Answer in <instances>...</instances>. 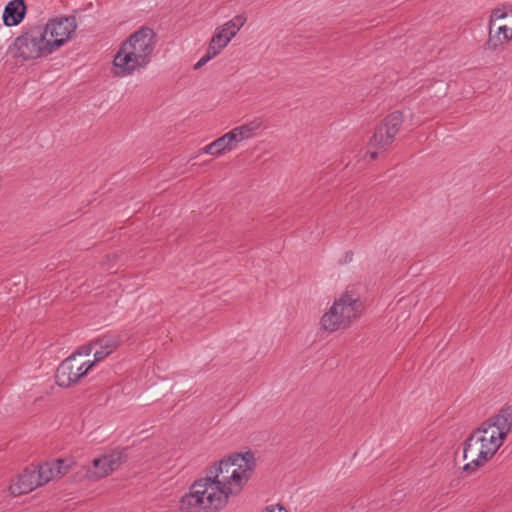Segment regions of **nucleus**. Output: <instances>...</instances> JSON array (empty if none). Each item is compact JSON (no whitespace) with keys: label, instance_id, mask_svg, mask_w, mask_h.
Listing matches in <instances>:
<instances>
[{"label":"nucleus","instance_id":"33","mask_svg":"<svg viewBox=\"0 0 512 512\" xmlns=\"http://www.w3.org/2000/svg\"><path fill=\"white\" fill-rule=\"evenodd\" d=\"M352 256H353V253H352L351 251H350V252H347V253H346V261H351Z\"/></svg>","mask_w":512,"mask_h":512},{"label":"nucleus","instance_id":"2","mask_svg":"<svg viewBox=\"0 0 512 512\" xmlns=\"http://www.w3.org/2000/svg\"><path fill=\"white\" fill-rule=\"evenodd\" d=\"M156 45L153 29L143 26L121 43L113 65L114 74L124 77L144 68L150 61Z\"/></svg>","mask_w":512,"mask_h":512},{"label":"nucleus","instance_id":"8","mask_svg":"<svg viewBox=\"0 0 512 512\" xmlns=\"http://www.w3.org/2000/svg\"><path fill=\"white\" fill-rule=\"evenodd\" d=\"M77 28L75 16H67L49 20L42 31L46 32L48 46L52 52L63 46Z\"/></svg>","mask_w":512,"mask_h":512},{"label":"nucleus","instance_id":"13","mask_svg":"<svg viewBox=\"0 0 512 512\" xmlns=\"http://www.w3.org/2000/svg\"><path fill=\"white\" fill-rule=\"evenodd\" d=\"M500 432H505V436L512 431V405L502 407L499 412L488 418Z\"/></svg>","mask_w":512,"mask_h":512},{"label":"nucleus","instance_id":"32","mask_svg":"<svg viewBox=\"0 0 512 512\" xmlns=\"http://www.w3.org/2000/svg\"><path fill=\"white\" fill-rule=\"evenodd\" d=\"M368 154L371 160H375L378 157V153L376 151H369Z\"/></svg>","mask_w":512,"mask_h":512},{"label":"nucleus","instance_id":"14","mask_svg":"<svg viewBox=\"0 0 512 512\" xmlns=\"http://www.w3.org/2000/svg\"><path fill=\"white\" fill-rule=\"evenodd\" d=\"M475 436L485 435L486 438L490 439L493 444L502 446L506 439L505 432H500L492 422L487 419L485 420L476 430H474Z\"/></svg>","mask_w":512,"mask_h":512},{"label":"nucleus","instance_id":"26","mask_svg":"<svg viewBox=\"0 0 512 512\" xmlns=\"http://www.w3.org/2000/svg\"><path fill=\"white\" fill-rule=\"evenodd\" d=\"M221 50H222V48H219V46H217L216 43H213L212 41H210V44L206 50L205 55L211 56V59H212L216 55H218Z\"/></svg>","mask_w":512,"mask_h":512},{"label":"nucleus","instance_id":"17","mask_svg":"<svg viewBox=\"0 0 512 512\" xmlns=\"http://www.w3.org/2000/svg\"><path fill=\"white\" fill-rule=\"evenodd\" d=\"M469 436H474V440H476L480 447L483 446V450L480 451V458L481 459H491L495 453L498 451V449L501 447L497 444H493L492 441L485 437V435H477L475 436V432L473 431Z\"/></svg>","mask_w":512,"mask_h":512},{"label":"nucleus","instance_id":"12","mask_svg":"<svg viewBox=\"0 0 512 512\" xmlns=\"http://www.w3.org/2000/svg\"><path fill=\"white\" fill-rule=\"evenodd\" d=\"M126 459V454L122 451L113 452L110 455H105L101 458H95L93 460L94 468H98L100 463H104L106 465V470H102L97 472V478H103L107 476L109 473L116 470L121 463H123Z\"/></svg>","mask_w":512,"mask_h":512},{"label":"nucleus","instance_id":"10","mask_svg":"<svg viewBox=\"0 0 512 512\" xmlns=\"http://www.w3.org/2000/svg\"><path fill=\"white\" fill-rule=\"evenodd\" d=\"M474 436H469L463 444V458L465 460L470 459V462L463 466V471L469 474L475 472L479 467L483 466L489 459H481L480 451L483 450V446L480 447L479 443L474 440Z\"/></svg>","mask_w":512,"mask_h":512},{"label":"nucleus","instance_id":"6","mask_svg":"<svg viewBox=\"0 0 512 512\" xmlns=\"http://www.w3.org/2000/svg\"><path fill=\"white\" fill-rule=\"evenodd\" d=\"M403 120V114L398 110L386 116L382 123L375 128L368 143L369 147L382 151L387 150L392 145Z\"/></svg>","mask_w":512,"mask_h":512},{"label":"nucleus","instance_id":"19","mask_svg":"<svg viewBox=\"0 0 512 512\" xmlns=\"http://www.w3.org/2000/svg\"><path fill=\"white\" fill-rule=\"evenodd\" d=\"M213 142L216 148V156L221 155L224 151H231L237 145L235 135L231 130Z\"/></svg>","mask_w":512,"mask_h":512},{"label":"nucleus","instance_id":"1","mask_svg":"<svg viewBox=\"0 0 512 512\" xmlns=\"http://www.w3.org/2000/svg\"><path fill=\"white\" fill-rule=\"evenodd\" d=\"M256 468V459L251 451L232 453L215 462L207 469V475L194 483H199L208 493L225 495L226 504L231 495H237L248 482Z\"/></svg>","mask_w":512,"mask_h":512},{"label":"nucleus","instance_id":"11","mask_svg":"<svg viewBox=\"0 0 512 512\" xmlns=\"http://www.w3.org/2000/svg\"><path fill=\"white\" fill-rule=\"evenodd\" d=\"M27 5L25 0H11L4 7L2 19L5 26L19 25L25 18Z\"/></svg>","mask_w":512,"mask_h":512},{"label":"nucleus","instance_id":"28","mask_svg":"<svg viewBox=\"0 0 512 512\" xmlns=\"http://www.w3.org/2000/svg\"><path fill=\"white\" fill-rule=\"evenodd\" d=\"M262 512H287V510L280 505H270L266 507Z\"/></svg>","mask_w":512,"mask_h":512},{"label":"nucleus","instance_id":"31","mask_svg":"<svg viewBox=\"0 0 512 512\" xmlns=\"http://www.w3.org/2000/svg\"><path fill=\"white\" fill-rule=\"evenodd\" d=\"M106 470V465L104 463H100V466L98 468H95V476L97 477V472Z\"/></svg>","mask_w":512,"mask_h":512},{"label":"nucleus","instance_id":"23","mask_svg":"<svg viewBox=\"0 0 512 512\" xmlns=\"http://www.w3.org/2000/svg\"><path fill=\"white\" fill-rule=\"evenodd\" d=\"M508 16V13L503 8H495L492 10L489 19V29L492 30L493 24L496 20L504 19Z\"/></svg>","mask_w":512,"mask_h":512},{"label":"nucleus","instance_id":"18","mask_svg":"<svg viewBox=\"0 0 512 512\" xmlns=\"http://www.w3.org/2000/svg\"><path fill=\"white\" fill-rule=\"evenodd\" d=\"M73 460L70 458H58L51 462H44L43 465H47L51 469L52 479L57 476L65 475L72 467Z\"/></svg>","mask_w":512,"mask_h":512},{"label":"nucleus","instance_id":"30","mask_svg":"<svg viewBox=\"0 0 512 512\" xmlns=\"http://www.w3.org/2000/svg\"><path fill=\"white\" fill-rule=\"evenodd\" d=\"M202 152L203 153H206V154H210V155H213V156H216V148L214 146V142L206 145L203 149H202Z\"/></svg>","mask_w":512,"mask_h":512},{"label":"nucleus","instance_id":"24","mask_svg":"<svg viewBox=\"0 0 512 512\" xmlns=\"http://www.w3.org/2000/svg\"><path fill=\"white\" fill-rule=\"evenodd\" d=\"M94 346V342H91L88 345L81 346L78 348L75 352H73L71 355H75V359H78L80 356H88L92 352V348Z\"/></svg>","mask_w":512,"mask_h":512},{"label":"nucleus","instance_id":"7","mask_svg":"<svg viewBox=\"0 0 512 512\" xmlns=\"http://www.w3.org/2000/svg\"><path fill=\"white\" fill-rule=\"evenodd\" d=\"M52 479L51 469L47 465L27 467L19 475L16 483L10 485L9 490L14 496L27 494L35 488L42 486Z\"/></svg>","mask_w":512,"mask_h":512},{"label":"nucleus","instance_id":"25","mask_svg":"<svg viewBox=\"0 0 512 512\" xmlns=\"http://www.w3.org/2000/svg\"><path fill=\"white\" fill-rule=\"evenodd\" d=\"M497 34H500L503 38V41L509 42L512 40V37H510L511 28H509L506 25L499 26L497 29Z\"/></svg>","mask_w":512,"mask_h":512},{"label":"nucleus","instance_id":"9","mask_svg":"<svg viewBox=\"0 0 512 512\" xmlns=\"http://www.w3.org/2000/svg\"><path fill=\"white\" fill-rule=\"evenodd\" d=\"M86 364L80 359H75V355L68 356L56 370V384L62 388H68L76 384L82 378V372H78V370Z\"/></svg>","mask_w":512,"mask_h":512},{"label":"nucleus","instance_id":"3","mask_svg":"<svg viewBox=\"0 0 512 512\" xmlns=\"http://www.w3.org/2000/svg\"><path fill=\"white\" fill-rule=\"evenodd\" d=\"M363 308L360 298L346 290L334 300L330 309L324 313L321 318V326L328 332L345 329L361 315Z\"/></svg>","mask_w":512,"mask_h":512},{"label":"nucleus","instance_id":"34","mask_svg":"<svg viewBox=\"0 0 512 512\" xmlns=\"http://www.w3.org/2000/svg\"><path fill=\"white\" fill-rule=\"evenodd\" d=\"M230 468H231V467H226V468L224 469V473H226L227 475H230V474H231V472L229 471V469H230Z\"/></svg>","mask_w":512,"mask_h":512},{"label":"nucleus","instance_id":"4","mask_svg":"<svg viewBox=\"0 0 512 512\" xmlns=\"http://www.w3.org/2000/svg\"><path fill=\"white\" fill-rule=\"evenodd\" d=\"M47 44L46 32L36 26L18 36L8 47L7 53L23 61L37 59L52 53Z\"/></svg>","mask_w":512,"mask_h":512},{"label":"nucleus","instance_id":"16","mask_svg":"<svg viewBox=\"0 0 512 512\" xmlns=\"http://www.w3.org/2000/svg\"><path fill=\"white\" fill-rule=\"evenodd\" d=\"M262 122L254 120L249 123L233 128L231 131L234 133L237 143L250 138L253 133L260 128Z\"/></svg>","mask_w":512,"mask_h":512},{"label":"nucleus","instance_id":"21","mask_svg":"<svg viewBox=\"0 0 512 512\" xmlns=\"http://www.w3.org/2000/svg\"><path fill=\"white\" fill-rule=\"evenodd\" d=\"M506 41H503V38L500 34H497L495 32L493 34V29H489V38L487 39L486 43L484 44V50L485 51H497Z\"/></svg>","mask_w":512,"mask_h":512},{"label":"nucleus","instance_id":"29","mask_svg":"<svg viewBox=\"0 0 512 512\" xmlns=\"http://www.w3.org/2000/svg\"><path fill=\"white\" fill-rule=\"evenodd\" d=\"M211 60V56L204 55L202 58L198 60V62L194 65V69H200L202 66H204L208 61Z\"/></svg>","mask_w":512,"mask_h":512},{"label":"nucleus","instance_id":"5","mask_svg":"<svg viewBox=\"0 0 512 512\" xmlns=\"http://www.w3.org/2000/svg\"><path fill=\"white\" fill-rule=\"evenodd\" d=\"M219 497L215 493H208L201 484L193 483L189 492L183 495L179 501L181 512H218L226 506V499L223 492Z\"/></svg>","mask_w":512,"mask_h":512},{"label":"nucleus","instance_id":"22","mask_svg":"<svg viewBox=\"0 0 512 512\" xmlns=\"http://www.w3.org/2000/svg\"><path fill=\"white\" fill-rule=\"evenodd\" d=\"M232 37L228 35L227 32L223 30V28L217 30V32L213 35L211 41L213 43H216L219 48H224L228 45V43L231 41Z\"/></svg>","mask_w":512,"mask_h":512},{"label":"nucleus","instance_id":"27","mask_svg":"<svg viewBox=\"0 0 512 512\" xmlns=\"http://www.w3.org/2000/svg\"><path fill=\"white\" fill-rule=\"evenodd\" d=\"M87 363L84 367L79 368L78 372H82V378L85 377L88 372L92 369V367L95 365V361H86Z\"/></svg>","mask_w":512,"mask_h":512},{"label":"nucleus","instance_id":"35","mask_svg":"<svg viewBox=\"0 0 512 512\" xmlns=\"http://www.w3.org/2000/svg\"><path fill=\"white\" fill-rule=\"evenodd\" d=\"M511 13H512V10H511ZM510 37H512V28H511V32H510Z\"/></svg>","mask_w":512,"mask_h":512},{"label":"nucleus","instance_id":"15","mask_svg":"<svg viewBox=\"0 0 512 512\" xmlns=\"http://www.w3.org/2000/svg\"><path fill=\"white\" fill-rule=\"evenodd\" d=\"M94 345L99 346L94 352V360L96 362H100L105 359L108 355H110L117 346V342L112 338H99L94 341Z\"/></svg>","mask_w":512,"mask_h":512},{"label":"nucleus","instance_id":"20","mask_svg":"<svg viewBox=\"0 0 512 512\" xmlns=\"http://www.w3.org/2000/svg\"><path fill=\"white\" fill-rule=\"evenodd\" d=\"M246 22L244 15H236L233 19L225 23L221 28L228 33L230 37H235L238 31L243 27Z\"/></svg>","mask_w":512,"mask_h":512}]
</instances>
